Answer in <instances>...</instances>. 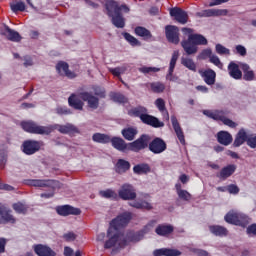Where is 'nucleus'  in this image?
Masks as SVG:
<instances>
[{
  "label": "nucleus",
  "instance_id": "50",
  "mask_svg": "<svg viewBox=\"0 0 256 256\" xmlns=\"http://www.w3.org/2000/svg\"><path fill=\"white\" fill-rule=\"evenodd\" d=\"M110 96L115 103H127V98L123 94L112 93Z\"/></svg>",
  "mask_w": 256,
  "mask_h": 256
},
{
  "label": "nucleus",
  "instance_id": "35",
  "mask_svg": "<svg viewBox=\"0 0 256 256\" xmlns=\"http://www.w3.org/2000/svg\"><path fill=\"white\" fill-rule=\"evenodd\" d=\"M181 64L186 67V69H189V71H197V64L189 57H182Z\"/></svg>",
  "mask_w": 256,
  "mask_h": 256
},
{
  "label": "nucleus",
  "instance_id": "54",
  "mask_svg": "<svg viewBox=\"0 0 256 256\" xmlns=\"http://www.w3.org/2000/svg\"><path fill=\"white\" fill-rule=\"evenodd\" d=\"M155 225H157V221L151 220L146 226H144L142 233H149V231H153Z\"/></svg>",
  "mask_w": 256,
  "mask_h": 256
},
{
  "label": "nucleus",
  "instance_id": "11",
  "mask_svg": "<svg viewBox=\"0 0 256 256\" xmlns=\"http://www.w3.org/2000/svg\"><path fill=\"white\" fill-rule=\"evenodd\" d=\"M0 35L8 39V41H13L15 43L21 41V35H19V32L9 28V26L2 27L0 30Z\"/></svg>",
  "mask_w": 256,
  "mask_h": 256
},
{
  "label": "nucleus",
  "instance_id": "43",
  "mask_svg": "<svg viewBox=\"0 0 256 256\" xmlns=\"http://www.w3.org/2000/svg\"><path fill=\"white\" fill-rule=\"evenodd\" d=\"M133 171L134 173H137V175H143L145 173H149V171H151V168L147 164H139L134 166Z\"/></svg>",
  "mask_w": 256,
  "mask_h": 256
},
{
  "label": "nucleus",
  "instance_id": "38",
  "mask_svg": "<svg viewBox=\"0 0 256 256\" xmlns=\"http://www.w3.org/2000/svg\"><path fill=\"white\" fill-rule=\"evenodd\" d=\"M155 232L157 233V235L165 237V235L173 233V226L159 225L157 226Z\"/></svg>",
  "mask_w": 256,
  "mask_h": 256
},
{
  "label": "nucleus",
  "instance_id": "63",
  "mask_svg": "<svg viewBox=\"0 0 256 256\" xmlns=\"http://www.w3.org/2000/svg\"><path fill=\"white\" fill-rule=\"evenodd\" d=\"M229 0H212L209 3V7H215L216 5H221L222 3H227Z\"/></svg>",
  "mask_w": 256,
  "mask_h": 256
},
{
  "label": "nucleus",
  "instance_id": "19",
  "mask_svg": "<svg viewBox=\"0 0 256 256\" xmlns=\"http://www.w3.org/2000/svg\"><path fill=\"white\" fill-rule=\"evenodd\" d=\"M177 59H179V51L175 50L170 60L168 74L166 75L167 81H177V77L173 76V71H175V65H177Z\"/></svg>",
  "mask_w": 256,
  "mask_h": 256
},
{
  "label": "nucleus",
  "instance_id": "15",
  "mask_svg": "<svg viewBox=\"0 0 256 256\" xmlns=\"http://www.w3.org/2000/svg\"><path fill=\"white\" fill-rule=\"evenodd\" d=\"M143 199H149V195L145 194L142 198H138V200L129 202L130 207H134V209H146L147 211H151L153 206L151 203Z\"/></svg>",
  "mask_w": 256,
  "mask_h": 256
},
{
  "label": "nucleus",
  "instance_id": "61",
  "mask_svg": "<svg viewBox=\"0 0 256 256\" xmlns=\"http://www.w3.org/2000/svg\"><path fill=\"white\" fill-rule=\"evenodd\" d=\"M142 239H143V235L139 233L129 236V241H132L133 243H137V241H141Z\"/></svg>",
  "mask_w": 256,
  "mask_h": 256
},
{
  "label": "nucleus",
  "instance_id": "47",
  "mask_svg": "<svg viewBox=\"0 0 256 256\" xmlns=\"http://www.w3.org/2000/svg\"><path fill=\"white\" fill-rule=\"evenodd\" d=\"M10 7L13 13H17V11H25V2H13L10 4Z\"/></svg>",
  "mask_w": 256,
  "mask_h": 256
},
{
  "label": "nucleus",
  "instance_id": "20",
  "mask_svg": "<svg viewBox=\"0 0 256 256\" xmlns=\"http://www.w3.org/2000/svg\"><path fill=\"white\" fill-rule=\"evenodd\" d=\"M199 74L201 75L202 79H204L206 85H215L217 73H215L213 69L199 70Z\"/></svg>",
  "mask_w": 256,
  "mask_h": 256
},
{
  "label": "nucleus",
  "instance_id": "58",
  "mask_svg": "<svg viewBox=\"0 0 256 256\" xmlns=\"http://www.w3.org/2000/svg\"><path fill=\"white\" fill-rule=\"evenodd\" d=\"M56 113L58 115H70L71 110L67 109V107H58L56 108Z\"/></svg>",
  "mask_w": 256,
  "mask_h": 256
},
{
  "label": "nucleus",
  "instance_id": "62",
  "mask_svg": "<svg viewBox=\"0 0 256 256\" xmlns=\"http://www.w3.org/2000/svg\"><path fill=\"white\" fill-rule=\"evenodd\" d=\"M193 253H195L198 256H209V253H207V251L205 250H201V249H192L191 250Z\"/></svg>",
  "mask_w": 256,
  "mask_h": 256
},
{
  "label": "nucleus",
  "instance_id": "22",
  "mask_svg": "<svg viewBox=\"0 0 256 256\" xmlns=\"http://www.w3.org/2000/svg\"><path fill=\"white\" fill-rule=\"evenodd\" d=\"M241 67V63L239 65L235 62H230L228 65V73L232 79L239 80L243 77V72L239 69Z\"/></svg>",
  "mask_w": 256,
  "mask_h": 256
},
{
  "label": "nucleus",
  "instance_id": "25",
  "mask_svg": "<svg viewBox=\"0 0 256 256\" xmlns=\"http://www.w3.org/2000/svg\"><path fill=\"white\" fill-rule=\"evenodd\" d=\"M68 103L70 105V107H73V109H77L78 111H83V101H81V94L76 95V94H72L69 98H68Z\"/></svg>",
  "mask_w": 256,
  "mask_h": 256
},
{
  "label": "nucleus",
  "instance_id": "3",
  "mask_svg": "<svg viewBox=\"0 0 256 256\" xmlns=\"http://www.w3.org/2000/svg\"><path fill=\"white\" fill-rule=\"evenodd\" d=\"M182 31L188 35V39L181 42L187 55H195L198 51L197 45H207V39L201 34H193V29L183 28Z\"/></svg>",
  "mask_w": 256,
  "mask_h": 256
},
{
  "label": "nucleus",
  "instance_id": "13",
  "mask_svg": "<svg viewBox=\"0 0 256 256\" xmlns=\"http://www.w3.org/2000/svg\"><path fill=\"white\" fill-rule=\"evenodd\" d=\"M41 149V142L35 140H27L23 143V151L26 155H33Z\"/></svg>",
  "mask_w": 256,
  "mask_h": 256
},
{
  "label": "nucleus",
  "instance_id": "44",
  "mask_svg": "<svg viewBox=\"0 0 256 256\" xmlns=\"http://www.w3.org/2000/svg\"><path fill=\"white\" fill-rule=\"evenodd\" d=\"M149 87L153 93H163L165 91V84L161 82L150 83Z\"/></svg>",
  "mask_w": 256,
  "mask_h": 256
},
{
  "label": "nucleus",
  "instance_id": "5",
  "mask_svg": "<svg viewBox=\"0 0 256 256\" xmlns=\"http://www.w3.org/2000/svg\"><path fill=\"white\" fill-rule=\"evenodd\" d=\"M129 115L140 117L142 123L150 125L151 127H165V124L154 116L147 114V108L138 106L129 111Z\"/></svg>",
  "mask_w": 256,
  "mask_h": 256
},
{
  "label": "nucleus",
  "instance_id": "12",
  "mask_svg": "<svg viewBox=\"0 0 256 256\" xmlns=\"http://www.w3.org/2000/svg\"><path fill=\"white\" fill-rule=\"evenodd\" d=\"M80 98L82 101H86L89 109H98L99 107V98L95 97L93 94L89 92L80 93Z\"/></svg>",
  "mask_w": 256,
  "mask_h": 256
},
{
  "label": "nucleus",
  "instance_id": "7",
  "mask_svg": "<svg viewBox=\"0 0 256 256\" xmlns=\"http://www.w3.org/2000/svg\"><path fill=\"white\" fill-rule=\"evenodd\" d=\"M203 113L210 119H214L215 121H222L224 125L231 127V129H235V127H237V123L227 118V112L223 110H204Z\"/></svg>",
  "mask_w": 256,
  "mask_h": 256
},
{
  "label": "nucleus",
  "instance_id": "9",
  "mask_svg": "<svg viewBox=\"0 0 256 256\" xmlns=\"http://www.w3.org/2000/svg\"><path fill=\"white\" fill-rule=\"evenodd\" d=\"M151 141V138L147 135H142L140 138L135 140L132 143L128 144V150L129 151H141V149H145L148 147L149 143Z\"/></svg>",
  "mask_w": 256,
  "mask_h": 256
},
{
  "label": "nucleus",
  "instance_id": "55",
  "mask_svg": "<svg viewBox=\"0 0 256 256\" xmlns=\"http://www.w3.org/2000/svg\"><path fill=\"white\" fill-rule=\"evenodd\" d=\"M139 71L141 73H157V72L161 71V69L155 68V67H145L144 66V67L139 68Z\"/></svg>",
  "mask_w": 256,
  "mask_h": 256
},
{
  "label": "nucleus",
  "instance_id": "56",
  "mask_svg": "<svg viewBox=\"0 0 256 256\" xmlns=\"http://www.w3.org/2000/svg\"><path fill=\"white\" fill-rule=\"evenodd\" d=\"M100 195L102 197H105L106 199H111V198L115 197L117 194L113 190H105V191H101Z\"/></svg>",
  "mask_w": 256,
  "mask_h": 256
},
{
  "label": "nucleus",
  "instance_id": "6",
  "mask_svg": "<svg viewBox=\"0 0 256 256\" xmlns=\"http://www.w3.org/2000/svg\"><path fill=\"white\" fill-rule=\"evenodd\" d=\"M30 187H40L41 189H50L49 193H42L41 197L51 199L55 195V189L59 187V182L55 180H29Z\"/></svg>",
  "mask_w": 256,
  "mask_h": 256
},
{
  "label": "nucleus",
  "instance_id": "37",
  "mask_svg": "<svg viewBox=\"0 0 256 256\" xmlns=\"http://www.w3.org/2000/svg\"><path fill=\"white\" fill-rule=\"evenodd\" d=\"M155 105L159 109V111H161L162 115H164V119H166V121H169V112H167V110L165 109V100H163V98H158L155 101Z\"/></svg>",
  "mask_w": 256,
  "mask_h": 256
},
{
  "label": "nucleus",
  "instance_id": "24",
  "mask_svg": "<svg viewBox=\"0 0 256 256\" xmlns=\"http://www.w3.org/2000/svg\"><path fill=\"white\" fill-rule=\"evenodd\" d=\"M58 215L67 217V215H81V210L79 208H73L71 206H60L56 209Z\"/></svg>",
  "mask_w": 256,
  "mask_h": 256
},
{
  "label": "nucleus",
  "instance_id": "36",
  "mask_svg": "<svg viewBox=\"0 0 256 256\" xmlns=\"http://www.w3.org/2000/svg\"><path fill=\"white\" fill-rule=\"evenodd\" d=\"M92 139L95 143H111V136L107 134L96 133L92 136Z\"/></svg>",
  "mask_w": 256,
  "mask_h": 256
},
{
  "label": "nucleus",
  "instance_id": "41",
  "mask_svg": "<svg viewBox=\"0 0 256 256\" xmlns=\"http://www.w3.org/2000/svg\"><path fill=\"white\" fill-rule=\"evenodd\" d=\"M131 165L129 164L128 161L125 160H119L116 164V171L118 173H125V171H129V168Z\"/></svg>",
  "mask_w": 256,
  "mask_h": 256
},
{
  "label": "nucleus",
  "instance_id": "48",
  "mask_svg": "<svg viewBox=\"0 0 256 256\" xmlns=\"http://www.w3.org/2000/svg\"><path fill=\"white\" fill-rule=\"evenodd\" d=\"M177 195L181 201H191V193L187 190H179Z\"/></svg>",
  "mask_w": 256,
  "mask_h": 256
},
{
  "label": "nucleus",
  "instance_id": "27",
  "mask_svg": "<svg viewBox=\"0 0 256 256\" xmlns=\"http://www.w3.org/2000/svg\"><path fill=\"white\" fill-rule=\"evenodd\" d=\"M249 137H251V135L247 134V131H245V129H240L234 140V147H241V145H243L245 141H249Z\"/></svg>",
  "mask_w": 256,
  "mask_h": 256
},
{
  "label": "nucleus",
  "instance_id": "42",
  "mask_svg": "<svg viewBox=\"0 0 256 256\" xmlns=\"http://www.w3.org/2000/svg\"><path fill=\"white\" fill-rule=\"evenodd\" d=\"M135 33L136 35H138L139 37H143L144 39H151L152 37L151 32L141 26L135 28Z\"/></svg>",
  "mask_w": 256,
  "mask_h": 256
},
{
  "label": "nucleus",
  "instance_id": "40",
  "mask_svg": "<svg viewBox=\"0 0 256 256\" xmlns=\"http://www.w3.org/2000/svg\"><path fill=\"white\" fill-rule=\"evenodd\" d=\"M122 135L127 141H133L135 135H137V129L135 128H125L122 130Z\"/></svg>",
  "mask_w": 256,
  "mask_h": 256
},
{
  "label": "nucleus",
  "instance_id": "17",
  "mask_svg": "<svg viewBox=\"0 0 256 256\" xmlns=\"http://www.w3.org/2000/svg\"><path fill=\"white\" fill-rule=\"evenodd\" d=\"M34 253L38 256H57V253L51 247L43 244L33 246Z\"/></svg>",
  "mask_w": 256,
  "mask_h": 256
},
{
  "label": "nucleus",
  "instance_id": "57",
  "mask_svg": "<svg viewBox=\"0 0 256 256\" xmlns=\"http://www.w3.org/2000/svg\"><path fill=\"white\" fill-rule=\"evenodd\" d=\"M63 239L68 242L75 241L77 239V234L73 232H67L63 235Z\"/></svg>",
  "mask_w": 256,
  "mask_h": 256
},
{
  "label": "nucleus",
  "instance_id": "2",
  "mask_svg": "<svg viewBox=\"0 0 256 256\" xmlns=\"http://www.w3.org/2000/svg\"><path fill=\"white\" fill-rule=\"evenodd\" d=\"M21 127L27 133H33L34 135H51L55 129H58L60 133H77V127L73 124H66L64 126H41L33 121H26L21 123Z\"/></svg>",
  "mask_w": 256,
  "mask_h": 256
},
{
  "label": "nucleus",
  "instance_id": "33",
  "mask_svg": "<svg viewBox=\"0 0 256 256\" xmlns=\"http://www.w3.org/2000/svg\"><path fill=\"white\" fill-rule=\"evenodd\" d=\"M0 223H15V217L11 215V210L4 208L0 213Z\"/></svg>",
  "mask_w": 256,
  "mask_h": 256
},
{
  "label": "nucleus",
  "instance_id": "1",
  "mask_svg": "<svg viewBox=\"0 0 256 256\" xmlns=\"http://www.w3.org/2000/svg\"><path fill=\"white\" fill-rule=\"evenodd\" d=\"M131 219H133V214H131V212H124L110 222L108 229V237L110 239L105 243V249H111V247L119 249L127 245V241H125L123 235L119 233V229H121V227H127Z\"/></svg>",
  "mask_w": 256,
  "mask_h": 256
},
{
  "label": "nucleus",
  "instance_id": "28",
  "mask_svg": "<svg viewBox=\"0 0 256 256\" xmlns=\"http://www.w3.org/2000/svg\"><path fill=\"white\" fill-rule=\"evenodd\" d=\"M237 171V166L235 164H230L220 171V173L217 175L219 179H228V177H231Z\"/></svg>",
  "mask_w": 256,
  "mask_h": 256
},
{
  "label": "nucleus",
  "instance_id": "32",
  "mask_svg": "<svg viewBox=\"0 0 256 256\" xmlns=\"http://www.w3.org/2000/svg\"><path fill=\"white\" fill-rule=\"evenodd\" d=\"M217 139H218V142L221 144V145H231V143H233V136H231L229 134V132H226V131H221L217 134Z\"/></svg>",
  "mask_w": 256,
  "mask_h": 256
},
{
  "label": "nucleus",
  "instance_id": "14",
  "mask_svg": "<svg viewBox=\"0 0 256 256\" xmlns=\"http://www.w3.org/2000/svg\"><path fill=\"white\" fill-rule=\"evenodd\" d=\"M227 9H207L197 12L196 17H223L227 15Z\"/></svg>",
  "mask_w": 256,
  "mask_h": 256
},
{
  "label": "nucleus",
  "instance_id": "8",
  "mask_svg": "<svg viewBox=\"0 0 256 256\" xmlns=\"http://www.w3.org/2000/svg\"><path fill=\"white\" fill-rule=\"evenodd\" d=\"M226 223H231L232 225H239L240 227H245L249 223L247 216L240 212L230 211L224 217Z\"/></svg>",
  "mask_w": 256,
  "mask_h": 256
},
{
  "label": "nucleus",
  "instance_id": "52",
  "mask_svg": "<svg viewBox=\"0 0 256 256\" xmlns=\"http://www.w3.org/2000/svg\"><path fill=\"white\" fill-rule=\"evenodd\" d=\"M125 71H127L125 66L110 69V73L115 77H119L122 73H125Z\"/></svg>",
  "mask_w": 256,
  "mask_h": 256
},
{
  "label": "nucleus",
  "instance_id": "29",
  "mask_svg": "<svg viewBox=\"0 0 256 256\" xmlns=\"http://www.w3.org/2000/svg\"><path fill=\"white\" fill-rule=\"evenodd\" d=\"M154 256H180L181 251L177 249L161 248L153 252Z\"/></svg>",
  "mask_w": 256,
  "mask_h": 256
},
{
  "label": "nucleus",
  "instance_id": "21",
  "mask_svg": "<svg viewBox=\"0 0 256 256\" xmlns=\"http://www.w3.org/2000/svg\"><path fill=\"white\" fill-rule=\"evenodd\" d=\"M149 149L152 153H163L167 149V144L160 138H155L150 144Z\"/></svg>",
  "mask_w": 256,
  "mask_h": 256
},
{
  "label": "nucleus",
  "instance_id": "31",
  "mask_svg": "<svg viewBox=\"0 0 256 256\" xmlns=\"http://www.w3.org/2000/svg\"><path fill=\"white\" fill-rule=\"evenodd\" d=\"M110 142L114 149H117L118 151H129V144L125 143V140L122 138L114 137L111 138Z\"/></svg>",
  "mask_w": 256,
  "mask_h": 256
},
{
  "label": "nucleus",
  "instance_id": "23",
  "mask_svg": "<svg viewBox=\"0 0 256 256\" xmlns=\"http://www.w3.org/2000/svg\"><path fill=\"white\" fill-rule=\"evenodd\" d=\"M172 127L177 135L178 140L180 141L181 145H185V134L183 133V129H181V125L175 116L171 117Z\"/></svg>",
  "mask_w": 256,
  "mask_h": 256
},
{
  "label": "nucleus",
  "instance_id": "60",
  "mask_svg": "<svg viewBox=\"0 0 256 256\" xmlns=\"http://www.w3.org/2000/svg\"><path fill=\"white\" fill-rule=\"evenodd\" d=\"M227 191L233 195H237V193H239V187L232 184L227 187Z\"/></svg>",
  "mask_w": 256,
  "mask_h": 256
},
{
  "label": "nucleus",
  "instance_id": "64",
  "mask_svg": "<svg viewBox=\"0 0 256 256\" xmlns=\"http://www.w3.org/2000/svg\"><path fill=\"white\" fill-rule=\"evenodd\" d=\"M248 235H256V224H252L247 228Z\"/></svg>",
  "mask_w": 256,
  "mask_h": 256
},
{
  "label": "nucleus",
  "instance_id": "59",
  "mask_svg": "<svg viewBox=\"0 0 256 256\" xmlns=\"http://www.w3.org/2000/svg\"><path fill=\"white\" fill-rule=\"evenodd\" d=\"M248 146L252 149H256V135H250V137L248 138Z\"/></svg>",
  "mask_w": 256,
  "mask_h": 256
},
{
  "label": "nucleus",
  "instance_id": "10",
  "mask_svg": "<svg viewBox=\"0 0 256 256\" xmlns=\"http://www.w3.org/2000/svg\"><path fill=\"white\" fill-rule=\"evenodd\" d=\"M118 195L120 199H123L124 201H133V199L137 197L135 189L129 184L122 185L118 191Z\"/></svg>",
  "mask_w": 256,
  "mask_h": 256
},
{
  "label": "nucleus",
  "instance_id": "45",
  "mask_svg": "<svg viewBox=\"0 0 256 256\" xmlns=\"http://www.w3.org/2000/svg\"><path fill=\"white\" fill-rule=\"evenodd\" d=\"M124 38L126 39V41H128V43H130V45H132V47H140L141 45V42H139L137 38L129 33H124Z\"/></svg>",
  "mask_w": 256,
  "mask_h": 256
},
{
  "label": "nucleus",
  "instance_id": "30",
  "mask_svg": "<svg viewBox=\"0 0 256 256\" xmlns=\"http://www.w3.org/2000/svg\"><path fill=\"white\" fill-rule=\"evenodd\" d=\"M240 69H242L244 75V81H254L255 80V72L251 70V67L248 64L240 63Z\"/></svg>",
  "mask_w": 256,
  "mask_h": 256
},
{
  "label": "nucleus",
  "instance_id": "49",
  "mask_svg": "<svg viewBox=\"0 0 256 256\" xmlns=\"http://www.w3.org/2000/svg\"><path fill=\"white\" fill-rule=\"evenodd\" d=\"M209 61L210 63L218 67V69H223V64L221 63V59H219V56L212 54Z\"/></svg>",
  "mask_w": 256,
  "mask_h": 256
},
{
  "label": "nucleus",
  "instance_id": "18",
  "mask_svg": "<svg viewBox=\"0 0 256 256\" xmlns=\"http://www.w3.org/2000/svg\"><path fill=\"white\" fill-rule=\"evenodd\" d=\"M166 37L170 43H174V45H178L179 28L177 26H166Z\"/></svg>",
  "mask_w": 256,
  "mask_h": 256
},
{
  "label": "nucleus",
  "instance_id": "53",
  "mask_svg": "<svg viewBox=\"0 0 256 256\" xmlns=\"http://www.w3.org/2000/svg\"><path fill=\"white\" fill-rule=\"evenodd\" d=\"M234 53L240 55L241 57H245V55H247V48H245L243 45H237L235 47Z\"/></svg>",
  "mask_w": 256,
  "mask_h": 256
},
{
  "label": "nucleus",
  "instance_id": "4",
  "mask_svg": "<svg viewBox=\"0 0 256 256\" xmlns=\"http://www.w3.org/2000/svg\"><path fill=\"white\" fill-rule=\"evenodd\" d=\"M106 9L108 15L112 17L113 25L118 27V29H123V27H125V19L121 16V11L129 13V8L125 5L119 6L117 2L111 0L106 3Z\"/></svg>",
  "mask_w": 256,
  "mask_h": 256
},
{
  "label": "nucleus",
  "instance_id": "34",
  "mask_svg": "<svg viewBox=\"0 0 256 256\" xmlns=\"http://www.w3.org/2000/svg\"><path fill=\"white\" fill-rule=\"evenodd\" d=\"M209 231L213 234L216 235L217 237H225L227 236V228L223 226H209Z\"/></svg>",
  "mask_w": 256,
  "mask_h": 256
},
{
  "label": "nucleus",
  "instance_id": "51",
  "mask_svg": "<svg viewBox=\"0 0 256 256\" xmlns=\"http://www.w3.org/2000/svg\"><path fill=\"white\" fill-rule=\"evenodd\" d=\"M213 55V51L211 49H205L203 50L199 55L198 59H211V56Z\"/></svg>",
  "mask_w": 256,
  "mask_h": 256
},
{
  "label": "nucleus",
  "instance_id": "16",
  "mask_svg": "<svg viewBox=\"0 0 256 256\" xmlns=\"http://www.w3.org/2000/svg\"><path fill=\"white\" fill-rule=\"evenodd\" d=\"M170 15L171 17H174L178 23H181V25H185V23H187L189 20V15H187V12L180 8L170 9Z\"/></svg>",
  "mask_w": 256,
  "mask_h": 256
},
{
  "label": "nucleus",
  "instance_id": "46",
  "mask_svg": "<svg viewBox=\"0 0 256 256\" xmlns=\"http://www.w3.org/2000/svg\"><path fill=\"white\" fill-rule=\"evenodd\" d=\"M215 49L218 55H225L226 57H229V55H231V50L221 44H216Z\"/></svg>",
  "mask_w": 256,
  "mask_h": 256
},
{
  "label": "nucleus",
  "instance_id": "26",
  "mask_svg": "<svg viewBox=\"0 0 256 256\" xmlns=\"http://www.w3.org/2000/svg\"><path fill=\"white\" fill-rule=\"evenodd\" d=\"M56 69L60 75H64L65 77H69V79L75 78V73L69 71V64L65 62H59L56 65Z\"/></svg>",
  "mask_w": 256,
  "mask_h": 256
},
{
  "label": "nucleus",
  "instance_id": "39",
  "mask_svg": "<svg viewBox=\"0 0 256 256\" xmlns=\"http://www.w3.org/2000/svg\"><path fill=\"white\" fill-rule=\"evenodd\" d=\"M12 209H14L16 213L25 215L29 209V206L23 202H17L12 205Z\"/></svg>",
  "mask_w": 256,
  "mask_h": 256
}]
</instances>
